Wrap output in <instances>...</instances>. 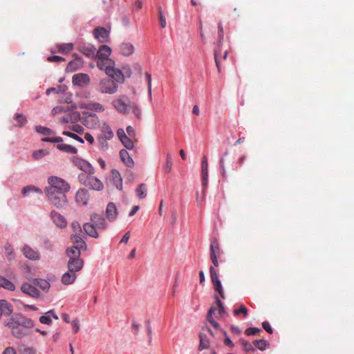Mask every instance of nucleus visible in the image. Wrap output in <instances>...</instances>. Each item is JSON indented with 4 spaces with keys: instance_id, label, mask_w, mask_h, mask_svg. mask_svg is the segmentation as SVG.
Returning <instances> with one entry per match:
<instances>
[{
    "instance_id": "52",
    "label": "nucleus",
    "mask_w": 354,
    "mask_h": 354,
    "mask_svg": "<svg viewBox=\"0 0 354 354\" xmlns=\"http://www.w3.org/2000/svg\"><path fill=\"white\" fill-rule=\"evenodd\" d=\"M48 154V151L45 149H40L35 151L32 153V156L35 160H39L42 157L46 156Z\"/></svg>"
},
{
    "instance_id": "29",
    "label": "nucleus",
    "mask_w": 354,
    "mask_h": 354,
    "mask_svg": "<svg viewBox=\"0 0 354 354\" xmlns=\"http://www.w3.org/2000/svg\"><path fill=\"white\" fill-rule=\"evenodd\" d=\"M0 288H3L10 291H13L15 289V286L12 281L0 276Z\"/></svg>"
},
{
    "instance_id": "5",
    "label": "nucleus",
    "mask_w": 354,
    "mask_h": 354,
    "mask_svg": "<svg viewBox=\"0 0 354 354\" xmlns=\"http://www.w3.org/2000/svg\"><path fill=\"white\" fill-rule=\"evenodd\" d=\"M108 77L104 78L100 80L98 84V91L102 93L114 94L118 90V85L123 84L124 82V76L122 73V82H119L116 79L115 74L112 75H107Z\"/></svg>"
},
{
    "instance_id": "46",
    "label": "nucleus",
    "mask_w": 354,
    "mask_h": 354,
    "mask_svg": "<svg viewBox=\"0 0 354 354\" xmlns=\"http://www.w3.org/2000/svg\"><path fill=\"white\" fill-rule=\"evenodd\" d=\"M44 142H57L60 143L63 142V139L61 137H55L54 135L52 136H46V138L41 139Z\"/></svg>"
},
{
    "instance_id": "53",
    "label": "nucleus",
    "mask_w": 354,
    "mask_h": 354,
    "mask_svg": "<svg viewBox=\"0 0 354 354\" xmlns=\"http://www.w3.org/2000/svg\"><path fill=\"white\" fill-rule=\"evenodd\" d=\"M131 109H132L133 113L137 117V118L140 119L142 116L141 109L136 104H133L131 106Z\"/></svg>"
},
{
    "instance_id": "2",
    "label": "nucleus",
    "mask_w": 354,
    "mask_h": 354,
    "mask_svg": "<svg viewBox=\"0 0 354 354\" xmlns=\"http://www.w3.org/2000/svg\"><path fill=\"white\" fill-rule=\"evenodd\" d=\"M5 326L10 329L12 335L21 339L30 334V330L34 327V321L20 313H15L4 322Z\"/></svg>"
},
{
    "instance_id": "54",
    "label": "nucleus",
    "mask_w": 354,
    "mask_h": 354,
    "mask_svg": "<svg viewBox=\"0 0 354 354\" xmlns=\"http://www.w3.org/2000/svg\"><path fill=\"white\" fill-rule=\"evenodd\" d=\"M201 173H208V162L206 156H203L202 159Z\"/></svg>"
},
{
    "instance_id": "23",
    "label": "nucleus",
    "mask_w": 354,
    "mask_h": 354,
    "mask_svg": "<svg viewBox=\"0 0 354 354\" xmlns=\"http://www.w3.org/2000/svg\"><path fill=\"white\" fill-rule=\"evenodd\" d=\"M120 157L127 167L132 168L134 166V162L126 149L120 150Z\"/></svg>"
},
{
    "instance_id": "41",
    "label": "nucleus",
    "mask_w": 354,
    "mask_h": 354,
    "mask_svg": "<svg viewBox=\"0 0 354 354\" xmlns=\"http://www.w3.org/2000/svg\"><path fill=\"white\" fill-rule=\"evenodd\" d=\"M35 130L37 133L45 136L55 135V133L51 129L45 127L37 126Z\"/></svg>"
},
{
    "instance_id": "47",
    "label": "nucleus",
    "mask_w": 354,
    "mask_h": 354,
    "mask_svg": "<svg viewBox=\"0 0 354 354\" xmlns=\"http://www.w3.org/2000/svg\"><path fill=\"white\" fill-rule=\"evenodd\" d=\"M133 138L127 136L123 140H121L123 145L127 149H132L134 147V144L133 142Z\"/></svg>"
},
{
    "instance_id": "62",
    "label": "nucleus",
    "mask_w": 354,
    "mask_h": 354,
    "mask_svg": "<svg viewBox=\"0 0 354 354\" xmlns=\"http://www.w3.org/2000/svg\"><path fill=\"white\" fill-rule=\"evenodd\" d=\"M262 326L265 330H266L268 333L272 334L273 333V330L272 327L270 326L268 322H263L262 323Z\"/></svg>"
},
{
    "instance_id": "17",
    "label": "nucleus",
    "mask_w": 354,
    "mask_h": 354,
    "mask_svg": "<svg viewBox=\"0 0 354 354\" xmlns=\"http://www.w3.org/2000/svg\"><path fill=\"white\" fill-rule=\"evenodd\" d=\"M90 77L87 74L78 73L73 77V83L79 86H85L88 84Z\"/></svg>"
},
{
    "instance_id": "10",
    "label": "nucleus",
    "mask_w": 354,
    "mask_h": 354,
    "mask_svg": "<svg viewBox=\"0 0 354 354\" xmlns=\"http://www.w3.org/2000/svg\"><path fill=\"white\" fill-rule=\"evenodd\" d=\"M209 273H210L211 280L213 283L214 288L215 291H216L219 294V295L221 296V298L224 299L225 296H224V292H223V290L222 288L221 282L218 279V277L216 270L214 268V267L211 266L209 268Z\"/></svg>"
},
{
    "instance_id": "61",
    "label": "nucleus",
    "mask_w": 354,
    "mask_h": 354,
    "mask_svg": "<svg viewBox=\"0 0 354 354\" xmlns=\"http://www.w3.org/2000/svg\"><path fill=\"white\" fill-rule=\"evenodd\" d=\"M48 60L49 62H64L65 60V59L60 56L54 55V56L48 57Z\"/></svg>"
},
{
    "instance_id": "15",
    "label": "nucleus",
    "mask_w": 354,
    "mask_h": 354,
    "mask_svg": "<svg viewBox=\"0 0 354 354\" xmlns=\"http://www.w3.org/2000/svg\"><path fill=\"white\" fill-rule=\"evenodd\" d=\"M24 256L32 261H37L40 259V253L39 250L31 248L28 245H25L23 248Z\"/></svg>"
},
{
    "instance_id": "21",
    "label": "nucleus",
    "mask_w": 354,
    "mask_h": 354,
    "mask_svg": "<svg viewBox=\"0 0 354 354\" xmlns=\"http://www.w3.org/2000/svg\"><path fill=\"white\" fill-rule=\"evenodd\" d=\"M118 214L116 205L112 202L109 203L106 209V215L109 221H115L118 216Z\"/></svg>"
},
{
    "instance_id": "56",
    "label": "nucleus",
    "mask_w": 354,
    "mask_h": 354,
    "mask_svg": "<svg viewBox=\"0 0 354 354\" xmlns=\"http://www.w3.org/2000/svg\"><path fill=\"white\" fill-rule=\"evenodd\" d=\"M260 331H261V329L259 328L251 327V328H247L245 331V333L247 335H254Z\"/></svg>"
},
{
    "instance_id": "11",
    "label": "nucleus",
    "mask_w": 354,
    "mask_h": 354,
    "mask_svg": "<svg viewBox=\"0 0 354 354\" xmlns=\"http://www.w3.org/2000/svg\"><path fill=\"white\" fill-rule=\"evenodd\" d=\"M84 184L86 187L96 191H101L104 189V185L102 181L93 174H88L86 176Z\"/></svg>"
},
{
    "instance_id": "16",
    "label": "nucleus",
    "mask_w": 354,
    "mask_h": 354,
    "mask_svg": "<svg viewBox=\"0 0 354 354\" xmlns=\"http://www.w3.org/2000/svg\"><path fill=\"white\" fill-rule=\"evenodd\" d=\"M89 200V194L87 190L80 189L75 194V202L80 205H86Z\"/></svg>"
},
{
    "instance_id": "51",
    "label": "nucleus",
    "mask_w": 354,
    "mask_h": 354,
    "mask_svg": "<svg viewBox=\"0 0 354 354\" xmlns=\"http://www.w3.org/2000/svg\"><path fill=\"white\" fill-rule=\"evenodd\" d=\"M172 160L171 156L170 154H167V160H166V165L165 167V172L167 174H169L171 171L172 168Z\"/></svg>"
},
{
    "instance_id": "35",
    "label": "nucleus",
    "mask_w": 354,
    "mask_h": 354,
    "mask_svg": "<svg viewBox=\"0 0 354 354\" xmlns=\"http://www.w3.org/2000/svg\"><path fill=\"white\" fill-rule=\"evenodd\" d=\"M136 196L140 198L143 199L147 196V186L145 184L142 183L138 186L136 189Z\"/></svg>"
},
{
    "instance_id": "50",
    "label": "nucleus",
    "mask_w": 354,
    "mask_h": 354,
    "mask_svg": "<svg viewBox=\"0 0 354 354\" xmlns=\"http://www.w3.org/2000/svg\"><path fill=\"white\" fill-rule=\"evenodd\" d=\"M6 256L9 261H11L14 258L13 250L10 243H7L4 246Z\"/></svg>"
},
{
    "instance_id": "38",
    "label": "nucleus",
    "mask_w": 354,
    "mask_h": 354,
    "mask_svg": "<svg viewBox=\"0 0 354 354\" xmlns=\"http://www.w3.org/2000/svg\"><path fill=\"white\" fill-rule=\"evenodd\" d=\"M220 246L216 239L214 238L211 240L210 254H216L219 253Z\"/></svg>"
},
{
    "instance_id": "42",
    "label": "nucleus",
    "mask_w": 354,
    "mask_h": 354,
    "mask_svg": "<svg viewBox=\"0 0 354 354\" xmlns=\"http://www.w3.org/2000/svg\"><path fill=\"white\" fill-rule=\"evenodd\" d=\"M66 129H68V131H73L80 134L84 132V128L80 124H74V122H71Z\"/></svg>"
},
{
    "instance_id": "63",
    "label": "nucleus",
    "mask_w": 354,
    "mask_h": 354,
    "mask_svg": "<svg viewBox=\"0 0 354 354\" xmlns=\"http://www.w3.org/2000/svg\"><path fill=\"white\" fill-rule=\"evenodd\" d=\"M72 327L75 333H77L80 329V324L77 319H75L71 322Z\"/></svg>"
},
{
    "instance_id": "27",
    "label": "nucleus",
    "mask_w": 354,
    "mask_h": 354,
    "mask_svg": "<svg viewBox=\"0 0 354 354\" xmlns=\"http://www.w3.org/2000/svg\"><path fill=\"white\" fill-rule=\"evenodd\" d=\"M72 239L75 245L71 246V248H76L80 251V250H86V244L80 235H74Z\"/></svg>"
},
{
    "instance_id": "43",
    "label": "nucleus",
    "mask_w": 354,
    "mask_h": 354,
    "mask_svg": "<svg viewBox=\"0 0 354 354\" xmlns=\"http://www.w3.org/2000/svg\"><path fill=\"white\" fill-rule=\"evenodd\" d=\"M254 346L261 351H264L269 346L267 341L264 339L255 340L254 342Z\"/></svg>"
},
{
    "instance_id": "36",
    "label": "nucleus",
    "mask_w": 354,
    "mask_h": 354,
    "mask_svg": "<svg viewBox=\"0 0 354 354\" xmlns=\"http://www.w3.org/2000/svg\"><path fill=\"white\" fill-rule=\"evenodd\" d=\"M34 284L38 286L41 290L44 291L48 290L50 288V283L46 280L42 279H35Z\"/></svg>"
},
{
    "instance_id": "20",
    "label": "nucleus",
    "mask_w": 354,
    "mask_h": 354,
    "mask_svg": "<svg viewBox=\"0 0 354 354\" xmlns=\"http://www.w3.org/2000/svg\"><path fill=\"white\" fill-rule=\"evenodd\" d=\"M77 277L76 272L68 270L62 277V283L66 286L73 284L77 279Z\"/></svg>"
},
{
    "instance_id": "12",
    "label": "nucleus",
    "mask_w": 354,
    "mask_h": 354,
    "mask_svg": "<svg viewBox=\"0 0 354 354\" xmlns=\"http://www.w3.org/2000/svg\"><path fill=\"white\" fill-rule=\"evenodd\" d=\"M73 163L80 169L85 171L88 174H93L95 172L94 168L87 161L75 156L72 158Z\"/></svg>"
},
{
    "instance_id": "45",
    "label": "nucleus",
    "mask_w": 354,
    "mask_h": 354,
    "mask_svg": "<svg viewBox=\"0 0 354 354\" xmlns=\"http://www.w3.org/2000/svg\"><path fill=\"white\" fill-rule=\"evenodd\" d=\"M66 89V86H59L58 87L54 88H49L46 90V94L50 95L51 93H64Z\"/></svg>"
},
{
    "instance_id": "26",
    "label": "nucleus",
    "mask_w": 354,
    "mask_h": 354,
    "mask_svg": "<svg viewBox=\"0 0 354 354\" xmlns=\"http://www.w3.org/2000/svg\"><path fill=\"white\" fill-rule=\"evenodd\" d=\"M111 53V49L106 45H102L100 47L97 53V58L110 59L109 56Z\"/></svg>"
},
{
    "instance_id": "33",
    "label": "nucleus",
    "mask_w": 354,
    "mask_h": 354,
    "mask_svg": "<svg viewBox=\"0 0 354 354\" xmlns=\"http://www.w3.org/2000/svg\"><path fill=\"white\" fill-rule=\"evenodd\" d=\"M216 307H211L207 315V319L208 322L215 328L218 329L219 328V324L212 318V314L214 313L216 310Z\"/></svg>"
},
{
    "instance_id": "14",
    "label": "nucleus",
    "mask_w": 354,
    "mask_h": 354,
    "mask_svg": "<svg viewBox=\"0 0 354 354\" xmlns=\"http://www.w3.org/2000/svg\"><path fill=\"white\" fill-rule=\"evenodd\" d=\"M21 290L24 294L32 298L40 297L39 291L32 285L28 283H24L21 286Z\"/></svg>"
},
{
    "instance_id": "4",
    "label": "nucleus",
    "mask_w": 354,
    "mask_h": 354,
    "mask_svg": "<svg viewBox=\"0 0 354 354\" xmlns=\"http://www.w3.org/2000/svg\"><path fill=\"white\" fill-rule=\"evenodd\" d=\"M91 223L83 225L84 232L92 238H98L99 234L97 230H105L107 227L106 219L102 214H93L91 216Z\"/></svg>"
},
{
    "instance_id": "24",
    "label": "nucleus",
    "mask_w": 354,
    "mask_h": 354,
    "mask_svg": "<svg viewBox=\"0 0 354 354\" xmlns=\"http://www.w3.org/2000/svg\"><path fill=\"white\" fill-rule=\"evenodd\" d=\"M119 50L123 55L129 56L133 53L135 48L131 44L124 42L120 45Z\"/></svg>"
},
{
    "instance_id": "58",
    "label": "nucleus",
    "mask_w": 354,
    "mask_h": 354,
    "mask_svg": "<svg viewBox=\"0 0 354 354\" xmlns=\"http://www.w3.org/2000/svg\"><path fill=\"white\" fill-rule=\"evenodd\" d=\"M216 300L218 308V314L221 315L222 314H224L225 313V308L223 305V303L218 297H216Z\"/></svg>"
},
{
    "instance_id": "18",
    "label": "nucleus",
    "mask_w": 354,
    "mask_h": 354,
    "mask_svg": "<svg viewBox=\"0 0 354 354\" xmlns=\"http://www.w3.org/2000/svg\"><path fill=\"white\" fill-rule=\"evenodd\" d=\"M93 35L100 42H106L109 37V32L102 27L96 28L93 30Z\"/></svg>"
},
{
    "instance_id": "49",
    "label": "nucleus",
    "mask_w": 354,
    "mask_h": 354,
    "mask_svg": "<svg viewBox=\"0 0 354 354\" xmlns=\"http://www.w3.org/2000/svg\"><path fill=\"white\" fill-rule=\"evenodd\" d=\"M63 135H65V136H67L70 138H72L76 140H77L78 142H81V143H84V140L80 138V136H78L77 134L70 131H68V130H64L62 133Z\"/></svg>"
},
{
    "instance_id": "9",
    "label": "nucleus",
    "mask_w": 354,
    "mask_h": 354,
    "mask_svg": "<svg viewBox=\"0 0 354 354\" xmlns=\"http://www.w3.org/2000/svg\"><path fill=\"white\" fill-rule=\"evenodd\" d=\"M113 137V132L111 128L106 124H104L102 127V132L98 136L97 140L101 144L102 147H106V140L112 139Z\"/></svg>"
},
{
    "instance_id": "64",
    "label": "nucleus",
    "mask_w": 354,
    "mask_h": 354,
    "mask_svg": "<svg viewBox=\"0 0 354 354\" xmlns=\"http://www.w3.org/2000/svg\"><path fill=\"white\" fill-rule=\"evenodd\" d=\"M21 354H35V351L32 348L27 347L21 351Z\"/></svg>"
},
{
    "instance_id": "59",
    "label": "nucleus",
    "mask_w": 354,
    "mask_h": 354,
    "mask_svg": "<svg viewBox=\"0 0 354 354\" xmlns=\"http://www.w3.org/2000/svg\"><path fill=\"white\" fill-rule=\"evenodd\" d=\"M201 177H202L203 187L205 190L207 187L208 173H201Z\"/></svg>"
},
{
    "instance_id": "60",
    "label": "nucleus",
    "mask_w": 354,
    "mask_h": 354,
    "mask_svg": "<svg viewBox=\"0 0 354 354\" xmlns=\"http://www.w3.org/2000/svg\"><path fill=\"white\" fill-rule=\"evenodd\" d=\"M127 133L128 134V136H127L128 137L134 138L136 136V131H135L134 128L131 126H128L127 127Z\"/></svg>"
},
{
    "instance_id": "37",
    "label": "nucleus",
    "mask_w": 354,
    "mask_h": 354,
    "mask_svg": "<svg viewBox=\"0 0 354 354\" xmlns=\"http://www.w3.org/2000/svg\"><path fill=\"white\" fill-rule=\"evenodd\" d=\"M209 346V342L206 335L203 333L200 334V344L198 349L202 351L205 348H208Z\"/></svg>"
},
{
    "instance_id": "25",
    "label": "nucleus",
    "mask_w": 354,
    "mask_h": 354,
    "mask_svg": "<svg viewBox=\"0 0 354 354\" xmlns=\"http://www.w3.org/2000/svg\"><path fill=\"white\" fill-rule=\"evenodd\" d=\"M111 177L115 187L121 190L122 189V179L120 172L116 169L111 170Z\"/></svg>"
},
{
    "instance_id": "6",
    "label": "nucleus",
    "mask_w": 354,
    "mask_h": 354,
    "mask_svg": "<svg viewBox=\"0 0 354 354\" xmlns=\"http://www.w3.org/2000/svg\"><path fill=\"white\" fill-rule=\"evenodd\" d=\"M66 253L68 258V270L77 273L84 266V260L80 257L81 252L76 248H68Z\"/></svg>"
},
{
    "instance_id": "39",
    "label": "nucleus",
    "mask_w": 354,
    "mask_h": 354,
    "mask_svg": "<svg viewBox=\"0 0 354 354\" xmlns=\"http://www.w3.org/2000/svg\"><path fill=\"white\" fill-rule=\"evenodd\" d=\"M73 49V43L62 44L58 46V51L61 53H68Z\"/></svg>"
},
{
    "instance_id": "55",
    "label": "nucleus",
    "mask_w": 354,
    "mask_h": 354,
    "mask_svg": "<svg viewBox=\"0 0 354 354\" xmlns=\"http://www.w3.org/2000/svg\"><path fill=\"white\" fill-rule=\"evenodd\" d=\"M158 15H159V20H160V26H161V28H164L166 27L167 23H166L165 17L163 15L162 10L160 7L158 8Z\"/></svg>"
},
{
    "instance_id": "31",
    "label": "nucleus",
    "mask_w": 354,
    "mask_h": 354,
    "mask_svg": "<svg viewBox=\"0 0 354 354\" xmlns=\"http://www.w3.org/2000/svg\"><path fill=\"white\" fill-rule=\"evenodd\" d=\"M79 50L88 57H93L95 54V48L93 46H80Z\"/></svg>"
},
{
    "instance_id": "32",
    "label": "nucleus",
    "mask_w": 354,
    "mask_h": 354,
    "mask_svg": "<svg viewBox=\"0 0 354 354\" xmlns=\"http://www.w3.org/2000/svg\"><path fill=\"white\" fill-rule=\"evenodd\" d=\"M80 120V114L77 112H73L68 114L66 117H62L61 120L63 123H69Z\"/></svg>"
},
{
    "instance_id": "30",
    "label": "nucleus",
    "mask_w": 354,
    "mask_h": 354,
    "mask_svg": "<svg viewBox=\"0 0 354 354\" xmlns=\"http://www.w3.org/2000/svg\"><path fill=\"white\" fill-rule=\"evenodd\" d=\"M57 148L60 151H64L66 153H71V154H75L77 151V150L75 147H73L71 145H67V144H63V143L58 144L57 145Z\"/></svg>"
},
{
    "instance_id": "34",
    "label": "nucleus",
    "mask_w": 354,
    "mask_h": 354,
    "mask_svg": "<svg viewBox=\"0 0 354 354\" xmlns=\"http://www.w3.org/2000/svg\"><path fill=\"white\" fill-rule=\"evenodd\" d=\"M85 108L97 112H102L104 111L103 105L98 102H89L85 105Z\"/></svg>"
},
{
    "instance_id": "57",
    "label": "nucleus",
    "mask_w": 354,
    "mask_h": 354,
    "mask_svg": "<svg viewBox=\"0 0 354 354\" xmlns=\"http://www.w3.org/2000/svg\"><path fill=\"white\" fill-rule=\"evenodd\" d=\"M39 321L41 324L50 325L52 320L48 315H42L39 317Z\"/></svg>"
},
{
    "instance_id": "48",
    "label": "nucleus",
    "mask_w": 354,
    "mask_h": 354,
    "mask_svg": "<svg viewBox=\"0 0 354 354\" xmlns=\"http://www.w3.org/2000/svg\"><path fill=\"white\" fill-rule=\"evenodd\" d=\"M240 314H242L243 315L244 317H246L247 315H248V309L247 308L241 304L240 306V308L239 309H234V315L235 316H238Z\"/></svg>"
},
{
    "instance_id": "40",
    "label": "nucleus",
    "mask_w": 354,
    "mask_h": 354,
    "mask_svg": "<svg viewBox=\"0 0 354 354\" xmlns=\"http://www.w3.org/2000/svg\"><path fill=\"white\" fill-rule=\"evenodd\" d=\"M14 120L16 121L15 124L17 127H22L26 122V118L21 113H16L14 116Z\"/></svg>"
},
{
    "instance_id": "1",
    "label": "nucleus",
    "mask_w": 354,
    "mask_h": 354,
    "mask_svg": "<svg viewBox=\"0 0 354 354\" xmlns=\"http://www.w3.org/2000/svg\"><path fill=\"white\" fill-rule=\"evenodd\" d=\"M47 181L48 186L44 192L48 201L57 208L64 207L68 202L66 194L71 189L70 185L57 176H50Z\"/></svg>"
},
{
    "instance_id": "13",
    "label": "nucleus",
    "mask_w": 354,
    "mask_h": 354,
    "mask_svg": "<svg viewBox=\"0 0 354 354\" xmlns=\"http://www.w3.org/2000/svg\"><path fill=\"white\" fill-rule=\"evenodd\" d=\"M81 119L82 124L90 129L95 128L99 124L98 117L94 113L85 115Z\"/></svg>"
},
{
    "instance_id": "28",
    "label": "nucleus",
    "mask_w": 354,
    "mask_h": 354,
    "mask_svg": "<svg viewBox=\"0 0 354 354\" xmlns=\"http://www.w3.org/2000/svg\"><path fill=\"white\" fill-rule=\"evenodd\" d=\"M30 193H37L41 195L43 192L40 188L32 185L24 187L21 190V194L24 196L28 195Z\"/></svg>"
},
{
    "instance_id": "3",
    "label": "nucleus",
    "mask_w": 354,
    "mask_h": 354,
    "mask_svg": "<svg viewBox=\"0 0 354 354\" xmlns=\"http://www.w3.org/2000/svg\"><path fill=\"white\" fill-rule=\"evenodd\" d=\"M223 27L221 22L218 24V41L214 49V61L218 73L221 72L222 61L227 59L228 49L223 46Z\"/></svg>"
},
{
    "instance_id": "44",
    "label": "nucleus",
    "mask_w": 354,
    "mask_h": 354,
    "mask_svg": "<svg viewBox=\"0 0 354 354\" xmlns=\"http://www.w3.org/2000/svg\"><path fill=\"white\" fill-rule=\"evenodd\" d=\"M239 343L245 352H250V351H254V348L252 344H250L249 342H247L244 339H240Z\"/></svg>"
},
{
    "instance_id": "22",
    "label": "nucleus",
    "mask_w": 354,
    "mask_h": 354,
    "mask_svg": "<svg viewBox=\"0 0 354 354\" xmlns=\"http://www.w3.org/2000/svg\"><path fill=\"white\" fill-rule=\"evenodd\" d=\"M50 217L53 223L59 227H64L66 225V221L64 217L59 213L52 211L50 213Z\"/></svg>"
},
{
    "instance_id": "7",
    "label": "nucleus",
    "mask_w": 354,
    "mask_h": 354,
    "mask_svg": "<svg viewBox=\"0 0 354 354\" xmlns=\"http://www.w3.org/2000/svg\"><path fill=\"white\" fill-rule=\"evenodd\" d=\"M96 65L99 69L104 71L107 75L115 74L116 79L122 82V72L115 67V62L111 59L97 58Z\"/></svg>"
},
{
    "instance_id": "19",
    "label": "nucleus",
    "mask_w": 354,
    "mask_h": 354,
    "mask_svg": "<svg viewBox=\"0 0 354 354\" xmlns=\"http://www.w3.org/2000/svg\"><path fill=\"white\" fill-rule=\"evenodd\" d=\"M83 63L84 62L81 57H75L68 64L66 70L68 72H74L80 69L83 66Z\"/></svg>"
},
{
    "instance_id": "8",
    "label": "nucleus",
    "mask_w": 354,
    "mask_h": 354,
    "mask_svg": "<svg viewBox=\"0 0 354 354\" xmlns=\"http://www.w3.org/2000/svg\"><path fill=\"white\" fill-rule=\"evenodd\" d=\"M113 104L117 111L122 113H128L131 109V102L125 96L114 100Z\"/></svg>"
}]
</instances>
